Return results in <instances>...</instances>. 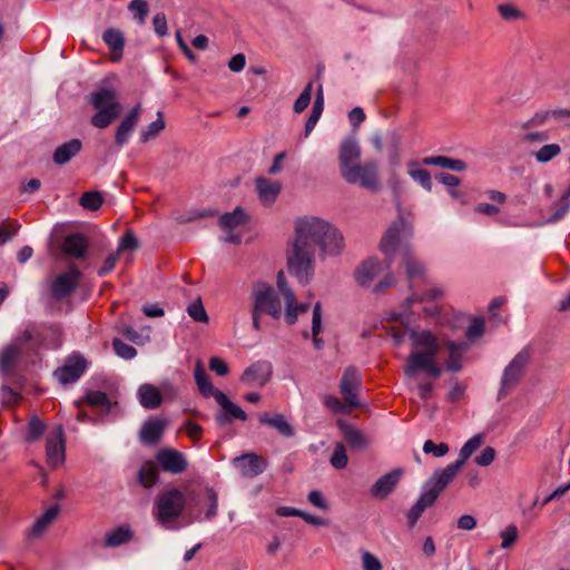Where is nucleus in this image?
<instances>
[{
    "instance_id": "nucleus-1",
    "label": "nucleus",
    "mask_w": 570,
    "mask_h": 570,
    "mask_svg": "<svg viewBox=\"0 0 570 570\" xmlns=\"http://www.w3.org/2000/svg\"><path fill=\"white\" fill-rule=\"evenodd\" d=\"M316 247L322 257L338 256L345 247L343 234L323 218H297L294 223V237L287 250V267L303 285L308 284L314 275Z\"/></svg>"
},
{
    "instance_id": "nucleus-2",
    "label": "nucleus",
    "mask_w": 570,
    "mask_h": 570,
    "mask_svg": "<svg viewBox=\"0 0 570 570\" xmlns=\"http://www.w3.org/2000/svg\"><path fill=\"white\" fill-rule=\"evenodd\" d=\"M412 351L404 366V375L414 379L420 371L429 376L438 379L442 374V367L436 362L441 348L438 336L429 330L411 328L409 331Z\"/></svg>"
},
{
    "instance_id": "nucleus-3",
    "label": "nucleus",
    "mask_w": 570,
    "mask_h": 570,
    "mask_svg": "<svg viewBox=\"0 0 570 570\" xmlns=\"http://www.w3.org/2000/svg\"><path fill=\"white\" fill-rule=\"evenodd\" d=\"M186 508V495L176 488L159 493L154 502L153 517L165 529H174V523Z\"/></svg>"
},
{
    "instance_id": "nucleus-4",
    "label": "nucleus",
    "mask_w": 570,
    "mask_h": 570,
    "mask_svg": "<svg viewBox=\"0 0 570 570\" xmlns=\"http://www.w3.org/2000/svg\"><path fill=\"white\" fill-rule=\"evenodd\" d=\"M89 101L97 110L90 120L96 128H107L121 112L118 95L112 88L101 87L96 89L89 95Z\"/></svg>"
},
{
    "instance_id": "nucleus-5",
    "label": "nucleus",
    "mask_w": 570,
    "mask_h": 570,
    "mask_svg": "<svg viewBox=\"0 0 570 570\" xmlns=\"http://www.w3.org/2000/svg\"><path fill=\"white\" fill-rule=\"evenodd\" d=\"M530 360L531 351L522 348L504 367L498 392L499 400L505 397L519 385Z\"/></svg>"
},
{
    "instance_id": "nucleus-6",
    "label": "nucleus",
    "mask_w": 570,
    "mask_h": 570,
    "mask_svg": "<svg viewBox=\"0 0 570 570\" xmlns=\"http://www.w3.org/2000/svg\"><path fill=\"white\" fill-rule=\"evenodd\" d=\"M252 308L256 312L267 314L274 320H278L282 314V305L275 289L266 283L255 284L252 293Z\"/></svg>"
},
{
    "instance_id": "nucleus-7",
    "label": "nucleus",
    "mask_w": 570,
    "mask_h": 570,
    "mask_svg": "<svg viewBox=\"0 0 570 570\" xmlns=\"http://www.w3.org/2000/svg\"><path fill=\"white\" fill-rule=\"evenodd\" d=\"M348 184H357L371 191L380 189L379 165L376 161L356 164L341 175Z\"/></svg>"
},
{
    "instance_id": "nucleus-8",
    "label": "nucleus",
    "mask_w": 570,
    "mask_h": 570,
    "mask_svg": "<svg viewBox=\"0 0 570 570\" xmlns=\"http://www.w3.org/2000/svg\"><path fill=\"white\" fill-rule=\"evenodd\" d=\"M66 442L61 425H56L46 435V460L51 468H58L65 463Z\"/></svg>"
},
{
    "instance_id": "nucleus-9",
    "label": "nucleus",
    "mask_w": 570,
    "mask_h": 570,
    "mask_svg": "<svg viewBox=\"0 0 570 570\" xmlns=\"http://www.w3.org/2000/svg\"><path fill=\"white\" fill-rule=\"evenodd\" d=\"M277 285L285 301L284 320L288 325H293L296 323L299 314L308 311L309 305L307 303H297L295 293L284 279L283 272H279L277 275Z\"/></svg>"
},
{
    "instance_id": "nucleus-10",
    "label": "nucleus",
    "mask_w": 570,
    "mask_h": 570,
    "mask_svg": "<svg viewBox=\"0 0 570 570\" xmlns=\"http://www.w3.org/2000/svg\"><path fill=\"white\" fill-rule=\"evenodd\" d=\"M155 458L159 468L170 474H180L188 468L186 456L173 448L160 449Z\"/></svg>"
},
{
    "instance_id": "nucleus-11",
    "label": "nucleus",
    "mask_w": 570,
    "mask_h": 570,
    "mask_svg": "<svg viewBox=\"0 0 570 570\" xmlns=\"http://www.w3.org/2000/svg\"><path fill=\"white\" fill-rule=\"evenodd\" d=\"M362 385V380L358 371L355 367H347L340 383V392L346 401L350 410L358 407L360 402L357 399V391Z\"/></svg>"
},
{
    "instance_id": "nucleus-12",
    "label": "nucleus",
    "mask_w": 570,
    "mask_h": 570,
    "mask_svg": "<svg viewBox=\"0 0 570 570\" xmlns=\"http://www.w3.org/2000/svg\"><path fill=\"white\" fill-rule=\"evenodd\" d=\"M462 468L463 466L460 465V463L454 461L448 464L444 469L435 471L425 483L424 489L430 493H434V497L438 499L443 490L454 480Z\"/></svg>"
},
{
    "instance_id": "nucleus-13",
    "label": "nucleus",
    "mask_w": 570,
    "mask_h": 570,
    "mask_svg": "<svg viewBox=\"0 0 570 570\" xmlns=\"http://www.w3.org/2000/svg\"><path fill=\"white\" fill-rule=\"evenodd\" d=\"M81 273L76 266L58 275L51 284V295L53 298L60 301L69 296L78 286Z\"/></svg>"
},
{
    "instance_id": "nucleus-14",
    "label": "nucleus",
    "mask_w": 570,
    "mask_h": 570,
    "mask_svg": "<svg viewBox=\"0 0 570 570\" xmlns=\"http://www.w3.org/2000/svg\"><path fill=\"white\" fill-rule=\"evenodd\" d=\"M236 469L244 478H254L262 474L268 466V461L254 452L245 453L233 460Z\"/></svg>"
},
{
    "instance_id": "nucleus-15",
    "label": "nucleus",
    "mask_w": 570,
    "mask_h": 570,
    "mask_svg": "<svg viewBox=\"0 0 570 570\" xmlns=\"http://www.w3.org/2000/svg\"><path fill=\"white\" fill-rule=\"evenodd\" d=\"M86 367V360L79 354H73L67 358L63 366L55 371V376L62 384L73 383L85 373Z\"/></svg>"
},
{
    "instance_id": "nucleus-16",
    "label": "nucleus",
    "mask_w": 570,
    "mask_h": 570,
    "mask_svg": "<svg viewBox=\"0 0 570 570\" xmlns=\"http://www.w3.org/2000/svg\"><path fill=\"white\" fill-rule=\"evenodd\" d=\"M272 373L271 362L257 361L244 371L242 382L248 386L262 387L271 380Z\"/></svg>"
},
{
    "instance_id": "nucleus-17",
    "label": "nucleus",
    "mask_w": 570,
    "mask_h": 570,
    "mask_svg": "<svg viewBox=\"0 0 570 570\" xmlns=\"http://www.w3.org/2000/svg\"><path fill=\"white\" fill-rule=\"evenodd\" d=\"M404 471L400 468L394 469L379 478L371 488V494L375 499H386L401 481Z\"/></svg>"
},
{
    "instance_id": "nucleus-18",
    "label": "nucleus",
    "mask_w": 570,
    "mask_h": 570,
    "mask_svg": "<svg viewBox=\"0 0 570 570\" xmlns=\"http://www.w3.org/2000/svg\"><path fill=\"white\" fill-rule=\"evenodd\" d=\"M360 158L361 147L357 140L354 137L345 138L340 146L338 153L340 174L342 175L347 169L358 164Z\"/></svg>"
},
{
    "instance_id": "nucleus-19",
    "label": "nucleus",
    "mask_w": 570,
    "mask_h": 570,
    "mask_svg": "<svg viewBox=\"0 0 570 570\" xmlns=\"http://www.w3.org/2000/svg\"><path fill=\"white\" fill-rule=\"evenodd\" d=\"M214 399L224 411L223 413H219L217 415V422L219 424H228L232 422L233 419H237L240 421L247 420V414L245 413V411H243L237 404L233 403L224 392L217 391L214 394Z\"/></svg>"
},
{
    "instance_id": "nucleus-20",
    "label": "nucleus",
    "mask_w": 570,
    "mask_h": 570,
    "mask_svg": "<svg viewBox=\"0 0 570 570\" xmlns=\"http://www.w3.org/2000/svg\"><path fill=\"white\" fill-rule=\"evenodd\" d=\"M402 229H407L409 235L412 234V227L407 226V224L401 219L397 223H393L389 229L383 235L380 242V249L387 256H392L399 244H400V234Z\"/></svg>"
},
{
    "instance_id": "nucleus-21",
    "label": "nucleus",
    "mask_w": 570,
    "mask_h": 570,
    "mask_svg": "<svg viewBox=\"0 0 570 570\" xmlns=\"http://www.w3.org/2000/svg\"><path fill=\"white\" fill-rule=\"evenodd\" d=\"M444 346L448 350L446 370L453 373L460 372L463 368V358L470 348V344L468 342L446 341Z\"/></svg>"
},
{
    "instance_id": "nucleus-22",
    "label": "nucleus",
    "mask_w": 570,
    "mask_h": 570,
    "mask_svg": "<svg viewBox=\"0 0 570 570\" xmlns=\"http://www.w3.org/2000/svg\"><path fill=\"white\" fill-rule=\"evenodd\" d=\"M337 426L348 444V446L353 450H364L371 443L368 436H366L361 430L357 428L344 422L343 420L337 421Z\"/></svg>"
},
{
    "instance_id": "nucleus-23",
    "label": "nucleus",
    "mask_w": 570,
    "mask_h": 570,
    "mask_svg": "<svg viewBox=\"0 0 570 570\" xmlns=\"http://www.w3.org/2000/svg\"><path fill=\"white\" fill-rule=\"evenodd\" d=\"M139 114L140 105H137L124 117V119L118 125L115 134V142L118 147L124 146L128 141L129 136L138 124Z\"/></svg>"
},
{
    "instance_id": "nucleus-24",
    "label": "nucleus",
    "mask_w": 570,
    "mask_h": 570,
    "mask_svg": "<svg viewBox=\"0 0 570 570\" xmlns=\"http://www.w3.org/2000/svg\"><path fill=\"white\" fill-rule=\"evenodd\" d=\"M403 263L405 266L407 279L410 282V287L413 292H415L414 288L416 286V282L422 281L423 283H426L425 268L422 263H420L411 254L409 248L403 250Z\"/></svg>"
},
{
    "instance_id": "nucleus-25",
    "label": "nucleus",
    "mask_w": 570,
    "mask_h": 570,
    "mask_svg": "<svg viewBox=\"0 0 570 570\" xmlns=\"http://www.w3.org/2000/svg\"><path fill=\"white\" fill-rule=\"evenodd\" d=\"M255 187L259 200L265 206H271L276 200L282 190V184L277 180H271L265 177H258L255 180Z\"/></svg>"
},
{
    "instance_id": "nucleus-26",
    "label": "nucleus",
    "mask_w": 570,
    "mask_h": 570,
    "mask_svg": "<svg viewBox=\"0 0 570 570\" xmlns=\"http://www.w3.org/2000/svg\"><path fill=\"white\" fill-rule=\"evenodd\" d=\"M383 271V265L377 258L364 261L355 271V279L358 285L370 286L373 279Z\"/></svg>"
},
{
    "instance_id": "nucleus-27",
    "label": "nucleus",
    "mask_w": 570,
    "mask_h": 570,
    "mask_svg": "<svg viewBox=\"0 0 570 570\" xmlns=\"http://www.w3.org/2000/svg\"><path fill=\"white\" fill-rule=\"evenodd\" d=\"M166 425L167 422L161 419H150L146 421L139 432L140 441L144 444H156L160 440Z\"/></svg>"
},
{
    "instance_id": "nucleus-28",
    "label": "nucleus",
    "mask_w": 570,
    "mask_h": 570,
    "mask_svg": "<svg viewBox=\"0 0 570 570\" xmlns=\"http://www.w3.org/2000/svg\"><path fill=\"white\" fill-rule=\"evenodd\" d=\"M436 501L434 493H430L426 489L423 488V491L417 499V501L412 505V508L407 512L409 525L412 528L416 524L422 513L431 508Z\"/></svg>"
},
{
    "instance_id": "nucleus-29",
    "label": "nucleus",
    "mask_w": 570,
    "mask_h": 570,
    "mask_svg": "<svg viewBox=\"0 0 570 570\" xmlns=\"http://www.w3.org/2000/svg\"><path fill=\"white\" fill-rule=\"evenodd\" d=\"M62 247L67 255L83 258L88 249V240L85 235L75 233L66 237Z\"/></svg>"
},
{
    "instance_id": "nucleus-30",
    "label": "nucleus",
    "mask_w": 570,
    "mask_h": 570,
    "mask_svg": "<svg viewBox=\"0 0 570 570\" xmlns=\"http://www.w3.org/2000/svg\"><path fill=\"white\" fill-rule=\"evenodd\" d=\"M82 148V142L73 138L60 146L57 147V149L53 153V161L57 165H65L67 164L71 158H73L76 155L80 153Z\"/></svg>"
},
{
    "instance_id": "nucleus-31",
    "label": "nucleus",
    "mask_w": 570,
    "mask_h": 570,
    "mask_svg": "<svg viewBox=\"0 0 570 570\" xmlns=\"http://www.w3.org/2000/svg\"><path fill=\"white\" fill-rule=\"evenodd\" d=\"M259 422L261 424L274 428L283 436L289 438L294 435L293 426L283 414L271 416L268 413H263L259 415Z\"/></svg>"
},
{
    "instance_id": "nucleus-32",
    "label": "nucleus",
    "mask_w": 570,
    "mask_h": 570,
    "mask_svg": "<svg viewBox=\"0 0 570 570\" xmlns=\"http://www.w3.org/2000/svg\"><path fill=\"white\" fill-rule=\"evenodd\" d=\"M40 336L38 337V346L58 348L61 344V328L53 324L49 326H39Z\"/></svg>"
},
{
    "instance_id": "nucleus-33",
    "label": "nucleus",
    "mask_w": 570,
    "mask_h": 570,
    "mask_svg": "<svg viewBox=\"0 0 570 570\" xmlns=\"http://www.w3.org/2000/svg\"><path fill=\"white\" fill-rule=\"evenodd\" d=\"M138 399L145 409H157L163 402L159 390L151 384H144L138 389Z\"/></svg>"
},
{
    "instance_id": "nucleus-34",
    "label": "nucleus",
    "mask_w": 570,
    "mask_h": 570,
    "mask_svg": "<svg viewBox=\"0 0 570 570\" xmlns=\"http://www.w3.org/2000/svg\"><path fill=\"white\" fill-rule=\"evenodd\" d=\"M19 355L20 348L17 344L8 345L0 352V372L4 376H9L13 373Z\"/></svg>"
},
{
    "instance_id": "nucleus-35",
    "label": "nucleus",
    "mask_w": 570,
    "mask_h": 570,
    "mask_svg": "<svg viewBox=\"0 0 570 570\" xmlns=\"http://www.w3.org/2000/svg\"><path fill=\"white\" fill-rule=\"evenodd\" d=\"M422 163L428 166H438L458 173L466 169V164L463 160L450 158L446 156L425 157L423 158Z\"/></svg>"
},
{
    "instance_id": "nucleus-36",
    "label": "nucleus",
    "mask_w": 570,
    "mask_h": 570,
    "mask_svg": "<svg viewBox=\"0 0 570 570\" xmlns=\"http://www.w3.org/2000/svg\"><path fill=\"white\" fill-rule=\"evenodd\" d=\"M248 220V214L242 207H236L232 213L222 215L219 224L225 230H232L238 226L246 225Z\"/></svg>"
},
{
    "instance_id": "nucleus-37",
    "label": "nucleus",
    "mask_w": 570,
    "mask_h": 570,
    "mask_svg": "<svg viewBox=\"0 0 570 570\" xmlns=\"http://www.w3.org/2000/svg\"><path fill=\"white\" fill-rule=\"evenodd\" d=\"M102 39L110 51L116 56L114 59L118 60L125 46L124 33L118 29L110 28L104 32Z\"/></svg>"
},
{
    "instance_id": "nucleus-38",
    "label": "nucleus",
    "mask_w": 570,
    "mask_h": 570,
    "mask_svg": "<svg viewBox=\"0 0 570 570\" xmlns=\"http://www.w3.org/2000/svg\"><path fill=\"white\" fill-rule=\"evenodd\" d=\"M137 479L139 484H141L144 488H153L159 480L158 468L151 461L144 463L138 471Z\"/></svg>"
},
{
    "instance_id": "nucleus-39",
    "label": "nucleus",
    "mask_w": 570,
    "mask_h": 570,
    "mask_svg": "<svg viewBox=\"0 0 570 570\" xmlns=\"http://www.w3.org/2000/svg\"><path fill=\"white\" fill-rule=\"evenodd\" d=\"M195 381L199 392L205 396H214L217 390L214 389L210 379L205 372L204 365L200 361H197L195 366Z\"/></svg>"
},
{
    "instance_id": "nucleus-40",
    "label": "nucleus",
    "mask_w": 570,
    "mask_h": 570,
    "mask_svg": "<svg viewBox=\"0 0 570 570\" xmlns=\"http://www.w3.org/2000/svg\"><path fill=\"white\" fill-rule=\"evenodd\" d=\"M132 537V532L129 527H118L105 535L106 547H118L128 542Z\"/></svg>"
},
{
    "instance_id": "nucleus-41",
    "label": "nucleus",
    "mask_w": 570,
    "mask_h": 570,
    "mask_svg": "<svg viewBox=\"0 0 570 570\" xmlns=\"http://www.w3.org/2000/svg\"><path fill=\"white\" fill-rule=\"evenodd\" d=\"M483 438L481 434H475L469 439L459 452V458L455 460L460 465H464L468 459L481 446Z\"/></svg>"
},
{
    "instance_id": "nucleus-42",
    "label": "nucleus",
    "mask_w": 570,
    "mask_h": 570,
    "mask_svg": "<svg viewBox=\"0 0 570 570\" xmlns=\"http://www.w3.org/2000/svg\"><path fill=\"white\" fill-rule=\"evenodd\" d=\"M497 10L500 17L508 22L524 20L527 18V14L522 10L510 2L500 3Z\"/></svg>"
},
{
    "instance_id": "nucleus-43",
    "label": "nucleus",
    "mask_w": 570,
    "mask_h": 570,
    "mask_svg": "<svg viewBox=\"0 0 570 570\" xmlns=\"http://www.w3.org/2000/svg\"><path fill=\"white\" fill-rule=\"evenodd\" d=\"M561 154V147L559 144H547L543 145L539 150L532 153L534 159L539 164H547L551 161L553 158Z\"/></svg>"
},
{
    "instance_id": "nucleus-44",
    "label": "nucleus",
    "mask_w": 570,
    "mask_h": 570,
    "mask_svg": "<svg viewBox=\"0 0 570 570\" xmlns=\"http://www.w3.org/2000/svg\"><path fill=\"white\" fill-rule=\"evenodd\" d=\"M321 332H322V305L320 302H317L313 306V317H312L313 343L316 348H321L323 346V341L317 337V335Z\"/></svg>"
},
{
    "instance_id": "nucleus-45",
    "label": "nucleus",
    "mask_w": 570,
    "mask_h": 570,
    "mask_svg": "<svg viewBox=\"0 0 570 570\" xmlns=\"http://www.w3.org/2000/svg\"><path fill=\"white\" fill-rule=\"evenodd\" d=\"M85 401L89 405H91L94 407H99L102 411H105L106 413H108L111 409L110 400L108 399L107 394L101 391H91V392L87 393Z\"/></svg>"
},
{
    "instance_id": "nucleus-46",
    "label": "nucleus",
    "mask_w": 570,
    "mask_h": 570,
    "mask_svg": "<svg viewBox=\"0 0 570 570\" xmlns=\"http://www.w3.org/2000/svg\"><path fill=\"white\" fill-rule=\"evenodd\" d=\"M157 116V119L149 124L148 127L140 132V140L142 142H147L148 140L155 138L165 128L163 114L159 111Z\"/></svg>"
},
{
    "instance_id": "nucleus-47",
    "label": "nucleus",
    "mask_w": 570,
    "mask_h": 570,
    "mask_svg": "<svg viewBox=\"0 0 570 570\" xmlns=\"http://www.w3.org/2000/svg\"><path fill=\"white\" fill-rule=\"evenodd\" d=\"M102 196L99 191H86L79 199L80 206L90 210H97L102 205Z\"/></svg>"
},
{
    "instance_id": "nucleus-48",
    "label": "nucleus",
    "mask_w": 570,
    "mask_h": 570,
    "mask_svg": "<svg viewBox=\"0 0 570 570\" xmlns=\"http://www.w3.org/2000/svg\"><path fill=\"white\" fill-rule=\"evenodd\" d=\"M330 462L332 466L335 469L342 470L346 468L348 463V458L343 443L335 444Z\"/></svg>"
},
{
    "instance_id": "nucleus-49",
    "label": "nucleus",
    "mask_w": 570,
    "mask_h": 570,
    "mask_svg": "<svg viewBox=\"0 0 570 570\" xmlns=\"http://www.w3.org/2000/svg\"><path fill=\"white\" fill-rule=\"evenodd\" d=\"M556 206H557V209L549 218H547V220H546L547 224L557 223L566 216V214L570 210L569 196L562 195Z\"/></svg>"
},
{
    "instance_id": "nucleus-50",
    "label": "nucleus",
    "mask_w": 570,
    "mask_h": 570,
    "mask_svg": "<svg viewBox=\"0 0 570 570\" xmlns=\"http://www.w3.org/2000/svg\"><path fill=\"white\" fill-rule=\"evenodd\" d=\"M112 347L115 353L124 360H131L137 355V350L134 346L122 342L119 338H115L112 341Z\"/></svg>"
},
{
    "instance_id": "nucleus-51",
    "label": "nucleus",
    "mask_w": 570,
    "mask_h": 570,
    "mask_svg": "<svg viewBox=\"0 0 570 570\" xmlns=\"http://www.w3.org/2000/svg\"><path fill=\"white\" fill-rule=\"evenodd\" d=\"M409 175L412 177L413 180H415L417 184H420L424 189L431 190L432 189V179L429 170L423 168H410Z\"/></svg>"
},
{
    "instance_id": "nucleus-52",
    "label": "nucleus",
    "mask_w": 570,
    "mask_h": 570,
    "mask_svg": "<svg viewBox=\"0 0 570 570\" xmlns=\"http://www.w3.org/2000/svg\"><path fill=\"white\" fill-rule=\"evenodd\" d=\"M313 82H308L298 98L295 100L293 109L296 114L303 112L309 105L312 98Z\"/></svg>"
},
{
    "instance_id": "nucleus-53",
    "label": "nucleus",
    "mask_w": 570,
    "mask_h": 570,
    "mask_svg": "<svg viewBox=\"0 0 570 570\" xmlns=\"http://www.w3.org/2000/svg\"><path fill=\"white\" fill-rule=\"evenodd\" d=\"M188 315L198 323H208V315L202 301L198 298L187 307Z\"/></svg>"
},
{
    "instance_id": "nucleus-54",
    "label": "nucleus",
    "mask_w": 570,
    "mask_h": 570,
    "mask_svg": "<svg viewBox=\"0 0 570 570\" xmlns=\"http://www.w3.org/2000/svg\"><path fill=\"white\" fill-rule=\"evenodd\" d=\"M484 334V321L481 317H475L471 321L465 331V336L470 341H475Z\"/></svg>"
},
{
    "instance_id": "nucleus-55",
    "label": "nucleus",
    "mask_w": 570,
    "mask_h": 570,
    "mask_svg": "<svg viewBox=\"0 0 570 570\" xmlns=\"http://www.w3.org/2000/svg\"><path fill=\"white\" fill-rule=\"evenodd\" d=\"M423 452L435 458H442L448 454L449 445L444 442L435 444L432 440H426L423 444Z\"/></svg>"
},
{
    "instance_id": "nucleus-56",
    "label": "nucleus",
    "mask_w": 570,
    "mask_h": 570,
    "mask_svg": "<svg viewBox=\"0 0 570 570\" xmlns=\"http://www.w3.org/2000/svg\"><path fill=\"white\" fill-rule=\"evenodd\" d=\"M43 432H45L43 422L40 419L35 416L28 423L27 440L36 441L43 434Z\"/></svg>"
},
{
    "instance_id": "nucleus-57",
    "label": "nucleus",
    "mask_w": 570,
    "mask_h": 570,
    "mask_svg": "<svg viewBox=\"0 0 570 570\" xmlns=\"http://www.w3.org/2000/svg\"><path fill=\"white\" fill-rule=\"evenodd\" d=\"M502 539L501 548L508 549L514 544L518 539V528L515 524H509L504 530L500 532Z\"/></svg>"
},
{
    "instance_id": "nucleus-58",
    "label": "nucleus",
    "mask_w": 570,
    "mask_h": 570,
    "mask_svg": "<svg viewBox=\"0 0 570 570\" xmlns=\"http://www.w3.org/2000/svg\"><path fill=\"white\" fill-rule=\"evenodd\" d=\"M444 291L440 286H432L426 293L419 294L416 292L412 293V296L407 298V301H435L443 296Z\"/></svg>"
},
{
    "instance_id": "nucleus-59",
    "label": "nucleus",
    "mask_w": 570,
    "mask_h": 570,
    "mask_svg": "<svg viewBox=\"0 0 570 570\" xmlns=\"http://www.w3.org/2000/svg\"><path fill=\"white\" fill-rule=\"evenodd\" d=\"M128 8L134 13L135 18L138 19L139 23L145 22L148 14V4L145 0H132Z\"/></svg>"
},
{
    "instance_id": "nucleus-60",
    "label": "nucleus",
    "mask_w": 570,
    "mask_h": 570,
    "mask_svg": "<svg viewBox=\"0 0 570 570\" xmlns=\"http://www.w3.org/2000/svg\"><path fill=\"white\" fill-rule=\"evenodd\" d=\"M363 570H382V563L376 556L370 551H363L361 554Z\"/></svg>"
},
{
    "instance_id": "nucleus-61",
    "label": "nucleus",
    "mask_w": 570,
    "mask_h": 570,
    "mask_svg": "<svg viewBox=\"0 0 570 570\" xmlns=\"http://www.w3.org/2000/svg\"><path fill=\"white\" fill-rule=\"evenodd\" d=\"M40 336V330L38 326H29L23 332H21L16 342L17 344L35 342L38 345V337Z\"/></svg>"
},
{
    "instance_id": "nucleus-62",
    "label": "nucleus",
    "mask_w": 570,
    "mask_h": 570,
    "mask_svg": "<svg viewBox=\"0 0 570 570\" xmlns=\"http://www.w3.org/2000/svg\"><path fill=\"white\" fill-rule=\"evenodd\" d=\"M495 450L491 446H487L482 452L475 456L474 461L479 466H488L495 459Z\"/></svg>"
},
{
    "instance_id": "nucleus-63",
    "label": "nucleus",
    "mask_w": 570,
    "mask_h": 570,
    "mask_svg": "<svg viewBox=\"0 0 570 570\" xmlns=\"http://www.w3.org/2000/svg\"><path fill=\"white\" fill-rule=\"evenodd\" d=\"M208 365L210 371L215 372L219 376L227 375L229 372L227 363L217 356L210 357Z\"/></svg>"
},
{
    "instance_id": "nucleus-64",
    "label": "nucleus",
    "mask_w": 570,
    "mask_h": 570,
    "mask_svg": "<svg viewBox=\"0 0 570 570\" xmlns=\"http://www.w3.org/2000/svg\"><path fill=\"white\" fill-rule=\"evenodd\" d=\"M137 238L128 232L120 238L117 253L119 254L120 252L132 250L137 248Z\"/></svg>"
}]
</instances>
